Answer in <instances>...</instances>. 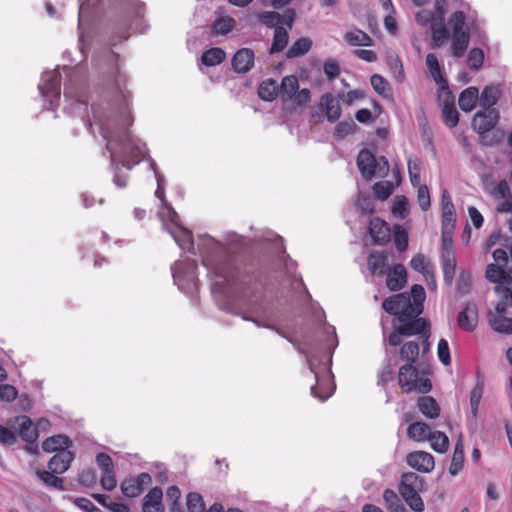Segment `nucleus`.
I'll use <instances>...</instances> for the list:
<instances>
[{"label": "nucleus", "mask_w": 512, "mask_h": 512, "mask_svg": "<svg viewBox=\"0 0 512 512\" xmlns=\"http://www.w3.org/2000/svg\"><path fill=\"white\" fill-rule=\"evenodd\" d=\"M499 112L496 109L478 111L472 120V127L478 134L491 131L498 123Z\"/></svg>", "instance_id": "13"}, {"label": "nucleus", "mask_w": 512, "mask_h": 512, "mask_svg": "<svg viewBox=\"0 0 512 512\" xmlns=\"http://www.w3.org/2000/svg\"><path fill=\"white\" fill-rule=\"evenodd\" d=\"M464 463V449L461 441H458L454 446V451L449 467V473L456 476L462 469Z\"/></svg>", "instance_id": "47"}, {"label": "nucleus", "mask_w": 512, "mask_h": 512, "mask_svg": "<svg viewBox=\"0 0 512 512\" xmlns=\"http://www.w3.org/2000/svg\"><path fill=\"white\" fill-rule=\"evenodd\" d=\"M419 411L427 418L435 419L440 414V407L436 400L430 396H422L418 399Z\"/></svg>", "instance_id": "33"}, {"label": "nucleus", "mask_w": 512, "mask_h": 512, "mask_svg": "<svg viewBox=\"0 0 512 512\" xmlns=\"http://www.w3.org/2000/svg\"><path fill=\"white\" fill-rule=\"evenodd\" d=\"M385 507L388 512H407L398 495L392 489H385L383 492Z\"/></svg>", "instance_id": "43"}, {"label": "nucleus", "mask_w": 512, "mask_h": 512, "mask_svg": "<svg viewBox=\"0 0 512 512\" xmlns=\"http://www.w3.org/2000/svg\"><path fill=\"white\" fill-rule=\"evenodd\" d=\"M226 58V53L219 47H213L206 50L201 56V62L206 66H216L222 63Z\"/></svg>", "instance_id": "44"}, {"label": "nucleus", "mask_w": 512, "mask_h": 512, "mask_svg": "<svg viewBox=\"0 0 512 512\" xmlns=\"http://www.w3.org/2000/svg\"><path fill=\"white\" fill-rule=\"evenodd\" d=\"M407 505L415 512L424 511V503L419 495V491L400 493Z\"/></svg>", "instance_id": "52"}, {"label": "nucleus", "mask_w": 512, "mask_h": 512, "mask_svg": "<svg viewBox=\"0 0 512 512\" xmlns=\"http://www.w3.org/2000/svg\"><path fill=\"white\" fill-rule=\"evenodd\" d=\"M197 264L195 260L184 259L174 262L171 272L174 283L185 294H192L198 288Z\"/></svg>", "instance_id": "7"}, {"label": "nucleus", "mask_w": 512, "mask_h": 512, "mask_svg": "<svg viewBox=\"0 0 512 512\" xmlns=\"http://www.w3.org/2000/svg\"><path fill=\"white\" fill-rule=\"evenodd\" d=\"M465 19L466 16L463 11H456L451 15L449 24L452 26V34L469 33L468 31L464 30Z\"/></svg>", "instance_id": "56"}, {"label": "nucleus", "mask_w": 512, "mask_h": 512, "mask_svg": "<svg viewBox=\"0 0 512 512\" xmlns=\"http://www.w3.org/2000/svg\"><path fill=\"white\" fill-rule=\"evenodd\" d=\"M441 266L443 272V280L446 285L451 286L457 266V260L455 254H451L446 252V254H441Z\"/></svg>", "instance_id": "28"}, {"label": "nucleus", "mask_w": 512, "mask_h": 512, "mask_svg": "<svg viewBox=\"0 0 512 512\" xmlns=\"http://www.w3.org/2000/svg\"><path fill=\"white\" fill-rule=\"evenodd\" d=\"M357 128V125L355 124V122L349 118L347 120H344V121H340L336 126H335V129H334V138L336 140H343L344 138H346L349 134H351L352 132H354V130Z\"/></svg>", "instance_id": "50"}, {"label": "nucleus", "mask_w": 512, "mask_h": 512, "mask_svg": "<svg viewBox=\"0 0 512 512\" xmlns=\"http://www.w3.org/2000/svg\"><path fill=\"white\" fill-rule=\"evenodd\" d=\"M500 91L495 86H486L481 95H478V101L483 110L494 109L493 106L497 103Z\"/></svg>", "instance_id": "36"}, {"label": "nucleus", "mask_w": 512, "mask_h": 512, "mask_svg": "<svg viewBox=\"0 0 512 512\" xmlns=\"http://www.w3.org/2000/svg\"><path fill=\"white\" fill-rule=\"evenodd\" d=\"M226 240L231 246L236 248H245L251 244V239L238 235L235 232H228Z\"/></svg>", "instance_id": "64"}, {"label": "nucleus", "mask_w": 512, "mask_h": 512, "mask_svg": "<svg viewBox=\"0 0 512 512\" xmlns=\"http://www.w3.org/2000/svg\"><path fill=\"white\" fill-rule=\"evenodd\" d=\"M19 426L18 433L21 439L29 444H35L38 439V432L33 428L31 419L26 415H20L15 418Z\"/></svg>", "instance_id": "22"}, {"label": "nucleus", "mask_w": 512, "mask_h": 512, "mask_svg": "<svg viewBox=\"0 0 512 512\" xmlns=\"http://www.w3.org/2000/svg\"><path fill=\"white\" fill-rule=\"evenodd\" d=\"M393 237L395 246L399 252H403L408 248V233L403 228L396 226Z\"/></svg>", "instance_id": "62"}, {"label": "nucleus", "mask_w": 512, "mask_h": 512, "mask_svg": "<svg viewBox=\"0 0 512 512\" xmlns=\"http://www.w3.org/2000/svg\"><path fill=\"white\" fill-rule=\"evenodd\" d=\"M424 484H425L424 478H422L415 472L403 473L401 476L399 493L423 491Z\"/></svg>", "instance_id": "25"}, {"label": "nucleus", "mask_w": 512, "mask_h": 512, "mask_svg": "<svg viewBox=\"0 0 512 512\" xmlns=\"http://www.w3.org/2000/svg\"><path fill=\"white\" fill-rule=\"evenodd\" d=\"M369 233L376 244L385 245L391 239L389 225L378 217L370 220Z\"/></svg>", "instance_id": "18"}, {"label": "nucleus", "mask_w": 512, "mask_h": 512, "mask_svg": "<svg viewBox=\"0 0 512 512\" xmlns=\"http://www.w3.org/2000/svg\"><path fill=\"white\" fill-rule=\"evenodd\" d=\"M490 326L499 333L512 334V317L488 315Z\"/></svg>", "instance_id": "46"}, {"label": "nucleus", "mask_w": 512, "mask_h": 512, "mask_svg": "<svg viewBox=\"0 0 512 512\" xmlns=\"http://www.w3.org/2000/svg\"><path fill=\"white\" fill-rule=\"evenodd\" d=\"M289 40V35L287 30L282 27L278 26L274 30V36H273V42L271 45V48L269 49L270 54H275L283 51Z\"/></svg>", "instance_id": "40"}, {"label": "nucleus", "mask_w": 512, "mask_h": 512, "mask_svg": "<svg viewBox=\"0 0 512 512\" xmlns=\"http://www.w3.org/2000/svg\"><path fill=\"white\" fill-rule=\"evenodd\" d=\"M259 21L267 27H278L282 24V16L275 11H264L258 14Z\"/></svg>", "instance_id": "54"}, {"label": "nucleus", "mask_w": 512, "mask_h": 512, "mask_svg": "<svg viewBox=\"0 0 512 512\" xmlns=\"http://www.w3.org/2000/svg\"><path fill=\"white\" fill-rule=\"evenodd\" d=\"M371 85L376 93L386 98L390 95V86L388 81L379 74H374L370 79Z\"/></svg>", "instance_id": "53"}, {"label": "nucleus", "mask_w": 512, "mask_h": 512, "mask_svg": "<svg viewBox=\"0 0 512 512\" xmlns=\"http://www.w3.org/2000/svg\"><path fill=\"white\" fill-rule=\"evenodd\" d=\"M484 62V52L480 48H472L467 56V64L471 70H479Z\"/></svg>", "instance_id": "55"}, {"label": "nucleus", "mask_w": 512, "mask_h": 512, "mask_svg": "<svg viewBox=\"0 0 512 512\" xmlns=\"http://www.w3.org/2000/svg\"><path fill=\"white\" fill-rule=\"evenodd\" d=\"M74 459V454L66 449H61L49 460L48 468L54 474L65 473Z\"/></svg>", "instance_id": "19"}, {"label": "nucleus", "mask_w": 512, "mask_h": 512, "mask_svg": "<svg viewBox=\"0 0 512 512\" xmlns=\"http://www.w3.org/2000/svg\"><path fill=\"white\" fill-rule=\"evenodd\" d=\"M407 282V273L404 265L396 264L387 275V287L391 291L402 289Z\"/></svg>", "instance_id": "24"}, {"label": "nucleus", "mask_w": 512, "mask_h": 512, "mask_svg": "<svg viewBox=\"0 0 512 512\" xmlns=\"http://www.w3.org/2000/svg\"><path fill=\"white\" fill-rule=\"evenodd\" d=\"M36 474L40 478V480L44 482L46 486L57 490L64 489L63 480L57 477L54 473L45 470H37Z\"/></svg>", "instance_id": "51"}, {"label": "nucleus", "mask_w": 512, "mask_h": 512, "mask_svg": "<svg viewBox=\"0 0 512 512\" xmlns=\"http://www.w3.org/2000/svg\"><path fill=\"white\" fill-rule=\"evenodd\" d=\"M426 299V293L423 286L415 284L411 287L410 293L404 292L390 296L382 302V308L396 319L403 315H420L423 312V304Z\"/></svg>", "instance_id": "4"}, {"label": "nucleus", "mask_w": 512, "mask_h": 512, "mask_svg": "<svg viewBox=\"0 0 512 512\" xmlns=\"http://www.w3.org/2000/svg\"><path fill=\"white\" fill-rule=\"evenodd\" d=\"M472 287L471 273L467 270H461L456 280V293L463 296L470 292Z\"/></svg>", "instance_id": "49"}, {"label": "nucleus", "mask_w": 512, "mask_h": 512, "mask_svg": "<svg viewBox=\"0 0 512 512\" xmlns=\"http://www.w3.org/2000/svg\"><path fill=\"white\" fill-rule=\"evenodd\" d=\"M198 250L211 280V292L217 300L218 297H227L230 284L247 288L252 293L248 300L238 304L226 301L220 307L259 327L274 329L263 322L262 319L267 315V306L256 295V288L252 287L264 286L267 283L268 264L260 258L233 256L229 248L209 235L199 236Z\"/></svg>", "instance_id": "1"}, {"label": "nucleus", "mask_w": 512, "mask_h": 512, "mask_svg": "<svg viewBox=\"0 0 512 512\" xmlns=\"http://www.w3.org/2000/svg\"><path fill=\"white\" fill-rule=\"evenodd\" d=\"M437 354L440 362L443 365H450L451 364V356H450V349L449 344L446 339H440L438 342L437 347Z\"/></svg>", "instance_id": "63"}, {"label": "nucleus", "mask_w": 512, "mask_h": 512, "mask_svg": "<svg viewBox=\"0 0 512 512\" xmlns=\"http://www.w3.org/2000/svg\"><path fill=\"white\" fill-rule=\"evenodd\" d=\"M442 118L445 125L449 128H454L459 122V113L455 106H443Z\"/></svg>", "instance_id": "58"}, {"label": "nucleus", "mask_w": 512, "mask_h": 512, "mask_svg": "<svg viewBox=\"0 0 512 512\" xmlns=\"http://www.w3.org/2000/svg\"><path fill=\"white\" fill-rule=\"evenodd\" d=\"M186 505L189 512L205 511V504L202 496L195 492H191L187 495Z\"/></svg>", "instance_id": "57"}, {"label": "nucleus", "mask_w": 512, "mask_h": 512, "mask_svg": "<svg viewBox=\"0 0 512 512\" xmlns=\"http://www.w3.org/2000/svg\"><path fill=\"white\" fill-rule=\"evenodd\" d=\"M158 214L164 228L173 237L177 245L182 250L195 254L192 232L180 223V217L174 208L170 204H166Z\"/></svg>", "instance_id": "6"}, {"label": "nucleus", "mask_w": 512, "mask_h": 512, "mask_svg": "<svg viewBox=\"0 0 512 512\" xmlns=\"http://www.w3.org/2000/svg\"><path fill=\"white\" fill-rule=\"evenodd\" d=\"M297 264L294 260L290 259L289 256H286L284 260V269L286 271L287 276L291 278V286L293 290L296 292L303 291L305 297L307 299H311V295L307 290L301 275L295 274Z\"/></svg>", "instance_id": "21"}, {"label": "nucleus", "mask_w": 512, "mask_h": 512, "mask_svg": "<svg viewBox=\"0 0 512 512\" xmlns=\"http://www.w3.org/2000/svg\"><path fill=\"white\" fill-rule=\"evenodd\" d=\"M387 261V256L384 253L373 251L367 259L369 270L374 274L383 275L387 267Z\"/></svg>", "instance_id": "38"}, {"label": "nucleus", "mask_w": 512, "mask_h": 512, "mask_svg": "<svg viewBox=\"0 0 512 512\" xmlns=\"http://www.w3.org/2000/svg\"><path fill=\"white\" fill-rule=\"evenodd\" d=\"M398 384L406 393H410L412 391L428 393L432 387L429 379L419 378L418 369L412 364H405L400 367L398 373Z\"/></svg>", "instance_id": "8"}, {"label": "nucleus", "mask_w": 512, "mask_h": 512, "mask_svg": "<svg viewBox=\"0 0 512 512\" xmlns=\"http://www.w3.org/2000/svg\"><path fill=\"white\" fill-rule=\"evenodd\" d=\"M398 325H395V329L399 334L403 336L420 335L421 338H425V341L430 337V325L419 315L413 316L412 313L409 315H403L402 318L398 319Z\"/></svg>", "instance_id": "10"}, {"label": "nucleus", "mask_w": 512, "mask_h": 512, "mask_svg": "<svg viewBox=\"0 0 512 512\" xmlns=\"http://www.w3.org/2000/svg\"><path fill=\"white\" fill-rule=\"evenodd\" d=\"M321 339L319 342L306 340L301 352L306 355L310 371L315 375L316 384L311 387V394L320 401L327 400L334 392V386L324 384L319 378L314 362L318 360V354L322 351L326 353L328 361H331V354L338 345V339L335 328L326 323L321 326Z\"/></svg>", "instance_id": "3"}, {"label": "nucleus", "mask_w": 512, "mask_h": 512, "mask_svg": "<svg viewBox=\"0 0 512 512\" xmlns=\"http://www.w3.org/2000/svg\"><path fill=\"white\" fill-rule=\"evenodd\" d=\"M485 277L497 286H508L512 284V277L502 266L496 264L487 265Z\"/></svg>", "instance_id": "26"}, {"label": "nucleus", "mask_w": 512, "mask_h": 512, "mask_svg": "<svg viewBox=\"0 0 512 512\" xmlns=\"http://www.w3.org/2000/svg\"><path fill=\"white\" fill-rule=\"evenodd\" d=\"M406 462L410 467L422 473H429L435 466L434 457L425 451L409 453Z\"/></svg>", "instance_id": "16"}, {"label": "nucleus", "mask_w": 512, "mask_h": 512, "mask_svg": "<svg viewBox=\"0 0 512 512\" xmlns=\"http://www.w3.org/2000/svg\"><path fill=\"white\" fill-rule=\"evenodd\" d=\"M63 70L69 76L68 81L64 84V99L66 104L63 111L68 116L81 117V120L90 130L92 123L83 118L87 110V100L80 75L77 71L68 69L67 67H64Z\"/></svg>", "instance_id": "5"}, {"label": "nucleus", "mask_w": 512, "mask_h": 512, "mask_svg": "<svg viewBox=\"0 0 512 512\" xmlns=\"http://www.w3.org/2000/svg\"><path fill=\"white\" fill-rule=\"evenodd\" d=\"M70 446H72L70 438L61 434L51 436L42 443V449L47 453L58 452L61 449L68 450Z\"/></svg>", "instance_id": "30"}, {"label": "nucleus", "mask_w": 512, "mask_h": 512, "mask_svg": "<svg viewBox=\"0 0 512 512\" xmlns=\"http://www.w3.org/2000/svg\"><path fill=\"white\" fill-rule=\"evenodd\" d=\"M255 54L250 48H241L236 51L231 60L232 69L239 74L249 72L254 66Z\"/></svg>", "instance_id": "15"}, {"label": "nucleus", "mask_w": 512, "mask_h": 512, "mask_svg": "<svg viewBox=\"0 0 512 512\" xmlns=\"http://www.w3.org/2000/svg\"><path fill=\"white\" fill-rule=\"evenodd\" d=\"M162 498V489L159 487L152 488L142 500L143 512H164Z\"/></svg>", "instance_id": "23"}, {"label": "nucleus", "mask_w": 512, "mask_h": 512, "mask_svg": "<svg viewBox=\"0 0 512 512\" xmlns=\"http://www.w3.org/2000/svg\"><path fill=\"white\" fill-rule=\"evenodd\" d=\"M119 55L111 49L104 53V64L107 66V83L105 87V103L91 104L95 123L106 140V149L110 152L113 183L118 188L127 186L128 175L115 163L119 159L122 166L131 170L145 155L143 148L132 139L128 127L133 119L130 115L126 90V77L118 68Z\"/></svg>", "instance_id": "2"}, {"label": "nucleus", "mask_w": 512, "mask_h": 512, "mask_svg": "<svg viewBox=\"0 0 512 512\" xmlns=\"http://www.w3.org/2000/svg\"><path fill=\"white\" fill-rule=\"evenodd\" d=\"M450 38V32L446 26L440 22L438 26L431 27V48L438 49Z\"/></svg>", "instance_id": "41"}, {"label": "nucleus", "mask_w": 512, "mask_h": 512, "mask_svg": "<svg viewBox=\"0 0 512 512\" xmlns=\"http://www.w3.org/2000/svg\"><path fill=\"white\" fill-rule=\"evenodd\" d=\"M478 101V89L476 87H468L464 89L459 96V107L464 112L472 111Z\"/></svg>", "instance_id": "32"}, {"label": "nucleus", "mask_w": 512, "mask_h": 512, "mask_svg": "<svg viewBox=\"0 0 512 512\" xmlns=\"http://www.w3.org/2000/svg\"><path fill=\"white\" fill-rule=\"evenodd\" d=\"M376 156L368 149H362L357 157V166L361 173V175L366 179H371L374 177Z\"/></svg>", "instance_id": "20"}, {"label": "nucleus", "mask_w": 512, "mask_h": 512, "mask_svg": "<svg viewBox=\"0 0 512 512\" xmlns=\"http://www.w3.org/2000/svg\"><path fill=\"white\" fill-rule=\"evenodd\" d=\"M278 90L277 82L273 79H267L259 85L258 96L264 101L271 102L276 99Z\"/></svg>", "instance_id": "42"}, {"label": "nucleus", "mask_w": 512, "mask_h": 512, "mask_svg": "<svg viewBox=\"0 0 512 512\" xmlns=\"http://www.w3.org/2000/svg\"><path fill=\"white\" fill-rule=\"evenodd\" d=\"M312 47V41L307 37L297 39L287 50V58H296L305 55Z\"/></svg>", "instance_id": "45"}, {"label": "nucleus", "mask_w": 512, "mask_h": 512, "mask_svg": "<svg viewBox=\"0 0 512 512\" xmlns=\"http://www.w3.org/2000/svg\"><path fill=\"white\" fill-rule=\"evenodd\" d=\"M495 293L500 297V302L496 305L495 311L489 315L505 316L506 307H512V287L496 286Z\"/></svg>", "instance_id": "29"}, {"label": "nucleus", "mask_w": 512, "mask_h": 512, "mask_svg": "<svg viewBox=\"0 0 512 512\" xmlns=\"http://www.w3.org/2000/svg\"><path fill=\"white\" fill-rule=\"evenodd\" d=\"M425 64L436 85H444L446 79L442 75L441 65L437 55L434 53H428L426 55Z\"/></svg>", "instance_id": "35"}, {"label": "nucleus", "mask_w": 512, "mask_h": 512, "mask_svg": "<svg viewBox=\"0 0 512 512\" xmlns=\"http://www.w3.org/2000/svg\"><path fill=\"white\" fill-rule=\"evenodd\" d=\"M319 107L325 114L327 120L331 123L336 122L341 116L342 109L340 102L330 93L321 96Z\"/></svg>", "instance_id": "17"}, {"label": "nucleus", "mask_w": 512, "mask_h": 512, "mask_svg": "<svg viewBox=\"0 0 512 512\" xmlns=\"http://www.w3.org/2000/svg\"><path fill=\"white\" fill-rule=\"evenodd\" d=\"M457 324L462 331L473 332L478 325V308L473 302H467L457 315Z\"/></svg>", "instance_id": "14"}, {"label": "nucleus", "mask_w": 512, "mask_h": 512, "mask_svg": "<svg viewBox=\"0 0 512 512\" xmlns=\"http://www.w3.org/2000/svg\"><path fill=\"white\" fill-rule=\"evenodd\" d=\"M428 441H430L432 449L438 453H445L449 447L448 437L440 431H433Z\"/></svg>", "instance_id": "48"}, {"label": "nucleus", "mask_w": 512, "mask_h": 512, "mask_svg": "<svg viewBox=\"0 0 512 512\" xmlns=\"http://www.w3.org/2000/svg\"><path fill=\"white\" fill-rule=\"evenodd\" d=\"M345 41L351 46H372L373 39L364 31L354 29L344 34Z\"/></svg>", "instance_id": "37"}, {"label": "nucleus", "mask_w": 512, "mask_h": 512, "mask_svg": "<svg viewBox=\"0 0 512 512\" xmlns=\"http://www.w3.org/2000/svg\"><path fill=\"white\" fill-rule=\"evenodd\" d=\"M234 22V19L230 17L220 18L213 24V32L215 34L226 35L233 29Z\"/></svg>", "instance_id": "60"}, {"label": "nucleus", "mask_w": 512, "mask_h": 512, "mask_svg": "<svg viewBox=\"0 0 512 512\" xmlns=\"http://www.w3.org/2000/svg\"><path fill=\"white\" fill-rule=\"evenodd\" d=\"M299 88V82L298 79L293 76H286L283 78L280 89L283 95H286L287 97H291L294 95V93Z\"/></svg>", "instance_id": "59"}, {"label": "nucleus", "mask_w": 512, "mask_h": 512, "mask_svg": "<svg viewBox=\"0 0 512 512\" xmlns=\"http://www.w3.org/2000/svg\"><path fill=\"white\" fill-rule=\"evenodd\" d=\"M420 347L416 341H407L402 344L399 355L402 361L407 362L406 364H413L419 358Z\"/></svg>", "instance_id": "39"}, {"label": "nucleus", "mask_w": 512, "mask_h": 512, "mask_svg": "<svg viewBox=\"0 0 512 512\" xmlns=\"http://www.w3.org/2000/svg\"><path fill=\"white\" fill-rule=\"evenodd\" d=\"M152 483L149 473L142 472L136 477L125 478L120 485L123 495L129 498H135L142 494Z\"/></svg>", "instance_id": "12"}, {"label": "nucleus", "mask_w": 512, "mask_h": 512, "mask_svg": "<svg viewBox=\"0 0 512 512\" xmlns=\"http://www.w3.org/2000/svg\"><path fill=\"white\" fill-rule=\"evenodd\" d=\"M470 42V33H458L451 36L452 54L456 58L464 56Z\"/></svg>", "instance_id": "34"}, {"label": "nucleus", "mask_w": 512, "mask_h": 512, "mask_svg": "<svg viewBox=\"0 0 512 512\" xmlns=\"http://www.w3.org/2000/svg\"><path fill=\"white\" fill-rule=\"evenodd\" d=\"M373 190L379 199L385 200L393 193L394 184L390 181L378 182L374 185Z\"/></svg>", "instance_id": "61"}, {"label": "nucleus", "mask_w": 512, "mask_h": 512, "mask_svg": "<svg viewBox=\"0 0 512 512\" xmlns=\"http://www.w3.org/2000/svg\"><path fill=\"white\" fill-rule=\"evenodd\" d=\"M485 191L495 200H503L497 206V211L500 213H507L512 211V193L509 184L506 180H501L498 183L486 185Z\"/></svg>", "instance_id": "11"}, {"label": "nucleus", "mask_w": 512, "mask_h": 512, "mask_svg": "<svg viewBox=\"0 0 512 512\" xmlns=\"http://www.w3.org/2000/svg\"><path fill=\"white\" fill-rule=\"evenodd\" d=\"M483 394H484V379L478 373L475 386L471 390L470 396H469L470 412H471V416L474 420H476L478 417L479 405L483 398Z\"/></svg>", "instance_id": "27"}, {"label": "nucleus", "mask_w": 512, "mask_h": 512, "mask_svg": "<svg viewBox=\"0 0 512 512\" xmlns=\"http://www.w3.org/2000/svg\"><path fill=\"white\" fill-rule=\"evenodd\" d=\"M432 432L431 427L422 421L414 422L407 428L409 438L417 442L427 441Z\"/></svg>", "instance_id": "31"}, {"label": "nucleus", "mask_w": 512, "mask_h": 512, "mask_svg": "<svg viewBox=\"0 0 512 512\" xmlns=\"http://www.w3.org/2000/svg\"><path fill=\"white\" fill-rule=\"evenodd\" d=\"M61 75L58 69L42 73L38 89L45 102L49 103V109L55 110L61 97Z\"/></svg>", "instance_id": "9"}]
</instances>
